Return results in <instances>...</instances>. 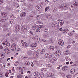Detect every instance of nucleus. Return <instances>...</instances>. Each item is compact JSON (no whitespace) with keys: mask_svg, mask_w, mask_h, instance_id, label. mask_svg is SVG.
Segmentation results:
<instances>
[{"mask_svg":"<svg viewBox=\"0 0 78 78\" xmlns=\"http://www.w3.org/2000/svg\"><path fill=\"white\" fill-rule=\"evenodd\" d=\"M45 57L48 59H51L52 57V55L50 53H48L45 54Z\"/></svg>","mask_w":78,"mask_h":78,"instance_id":"f257e3e1","label":"nucleus"},{"mask_svg":"<svg viewBox=\"0 0 78 78\" xmlns=\"http://www.w3.org/2000/svg\"><path fill=\"white\" fill-rule=\"evenodd\" d=\"M51 25L53 28L55 29V30L58 29V24L57 23H52Z\"/></svg>","mask_w":78,"mask_h":78,"instance_id":"f03ea898","label":"nucleus"},{"mask_svg":"<svg viewBox=\"0 0 78 78\" xmlns=\"http://www.w3.org/2000/svg\"><path fill=\"white\" fill-rule=\"evenodd\" d=\"M11 49L12 50V51H14L16 50V45L13 44L11 45Z\"/></svg>","mask_w":78,"mask_h":78,"instance_id":"7ed1b4c3","label":"nucleus"},{"mask_svg":"<svg viewBox=\"0 0 78 78\" xmlns=\"http://www.w3.org/2000/svg\"><path fill=\"white\" fill-rule=\"evenodd\" d=\"M39 55V52L36 51L34 52L33 54V57L34 58H36V57H37Z\"/></svg>","mask_w":78,"mask_h":78,"instance_id":"20e7f679","label":"nucleus"},{"mask_svg":"<svg viewBox=\"0 0 78 78\" xmlns=\"http://www.w3.org/2000/svg\"><path fill=\"white\" fill-rule=\"evenodd\" d=\"M58 44H59V45H61V46H62L63 45H64V42L62 40H58Z\"/></svg>","mask_w":78,"mask_h":78,"instance_id":"39448f33","label":"nucleus"},{"mask_svg":"<svg viewBox=\"0 0 78 78\" xmlns=\"http://www.w3.org/2000/svg\"><path fill=\"white\" fill-rule=\"evenodd\" d=\"M55 54L56 56H60L61 54V52L60 51H57L55 52Z\"/></svg>","mask_w":78,"mask_h":78,"instance_id":"423d86ee","label":"nucleus"},{"mask_svg":"<svg viewBox=\"0 0 78 78\" xmlns=\"http://www.w3.org/2000/svg\"><path fill=\"white\" fill-rule=\"evenodd\" d=\"M43 36L44 38H48L49 36V35H48V32H46L44 33Z\"/></svg>","mask_w":78,"mask_h":78,"instance_id":"0eeeda50","label":"nucleus"},{"mask_svg":"<svg viewBox=\"0 0 78 78\" xmlns=\"http://www.w3.org/2000/svg\"><path fill=\"white\" fill-rule=\"evenodd\" d=\"M56 61V58H54L52 59H51L50 60V62L52 64H54L55 63V62Z\"/></svg>","mask_w":78,"mask_h":78,"instance_id":"6e6552de","label":"nucleus"},{"mask_svg":"<svg viewBox=\"0 0 78 78\" xmlns=\"http://www.w3.org/2000/svg\"><path fill=\"white\" fill-rule=\"evenodd\" d=\"M63 24H64V21L62 20L59 21L58 23V25L59 27H61V26L63 25Z\"/></svg>","mask_w":78,"mask_h":78,"instance_id":"1a4fd4ad","label":"nucleus"},{"mask_svg":"<svg viewBox=\"0 0 78 78\" xmlns=\"http://www.w3.org/2000/svg\"><path fill=\"white\" fill-rule=\"evenodd\" d=\"M4 51L6 53L8 54L10 53V50H9V48H5Z\"/></svg>","mask_w":78,"mask_h":78,"instance_id":"9d476101","label":"nucleus"},{"mask_svg":"<svg viewBox=\"0 0 78 78\" xmlns=\"http://www.w3.org/2000/svg\"><path fill=\"white\" fill-rule=\"evenodd\" d=\"M26 15H27V13L25 12H23L20 14V16L21 17H25Z\"/></svg>","mask_w":78,"mask_h":78,"instance_id":"9b49d317","label":"nucleus"},{"mask_svg":"<svg viewBox=\"0 0 78 78\" xmlns=\"http://www.w3.org/2000/svg\"><path fill=\"white\" fill-rule=\"evenodd\" d=\"M54 76V74L51 73L48 74L47 75L48 77H52V76Z\"/></svg>","mask_w":78,"mask_h":78,"instance_id":"f8f14e48","label":"nucleus"},{"mask_svg":"<svg viewBox=\"0 0 78 78\" xmlns=\"http://www.w3.org/2000/svg\"><path fill=\"white\" fill-rule=\"evenodd\" d=\"M15 30L16 31H19L20 30V26L19 25H17L16 26Z\"/></svg>","mask_w":78,"mask_h":78,"instance_id":"ddd939ff","label":"nucleus"},{"mask_svg":"<svg viewBox=\"0 0 78 78\" xmlns=\"http://www.w3.org/2000/svg\"><path fill=\"white\" fill-rule=\"evenodd\" d=\"M6 20V17H2L0 20V21L1 22H4Z\"/></svg>","mask_w":78,"mask_h":78,"instance_id":"4468645a","label":"nucleus"},{"mask_svg":"<svg viewBox=\"0 0 78 78\" xmlns=\"http://www.w3.org/2000/svg\"><path fill=\"white\" fill-rule=\"evenodd\" d=\"M47 18L48 19L50 20L52 19V16L51 15H49V14H48L46 16Z\"/></svg>","mask_w":78,"mask_h":78,"instance_id":"2eb2a0df","label":"nucleus"},{"mask_svg":"<svg viewBox=\"0 0 78 78\" xmlns=\"http://www.w3.org/2000/svg\"><path fill=\"white\" fill-rule=\"evenodd\" d=\"M37 45V44L36 43H33L31 45V47L32 48H34V47H36V46Z\"/></svg>","mask_w":78,"mask_h":78,"instance_id":"dca6fc26","label":"nucleus"},{"mask_svg":"<svg viewBox=\"0 0 78 78\" xmlns=\"http://www.w3.org/2000/svg\"><path fill=\"white\" fill-rule=\"evenodd\" d=\"M22 46L25 48L28 46V44L26 42H23L22 44Z\"/></svg>","mask_w":78,"mask_h":78,"instance_id":"f3484780","label":"nucleus"},{"mask_svg":"<svg viewBox=\"0 0 78 78\" xmlns=\"http://www.w3.org/2000/svg\"><path fill=\"white\" fill-rule=\"evenodd\" d=\"M55 41V38L53 37L51 38L50 40V42L51 43H53Z\"/></svg>","mask_w":78,"mask_h":78,"instance_id":"a211bd4d","label":"nucleus"},{"mask_svg":"<svg viewBox=\"0 0 78 78\" xmlns=\"http://www.w3.org/2000/svg\"><path fill=\"white\" fill-rule=\"evenodd\" d=\"M17 70L19 72H23V69L22 68L18 67L17 68Z\"/></svg>","mask_w":78,"mask_h":78,"instance_id":"6ab92c4d","label":"nucleus"},{"mask_svg":"<svg viewBox=\"0 0 78 78\" xmlns=\"http://www.w3.org/2000/svg\"><path fill=\"white\" fill-rule=\"evenodd\" d=\"M62 69L63 71H66V70H67V69H68V67L67 66H64L63 67Z\"/></svg>","mask_w":78,"mask_h":78,"instance_id":"aec40b11","label":"nucleus"},{"mask_svg":"<svg viewBox=\"0 0 78 78\" xmlns=\"http://www.w3.org/2000/svg\"><path fill=\"white\" fill-rule=\"evenodd\" d=\"M34 76H37L38 75H40V73H37V72H35L34 73Z\"/></svg>","mask_w":78,"mask_h":78,"instance_id":"412c9836","label":"nucleus"},{"mask_svg":"<svg viewBox=\"0 0 78 78\" xmlns=\"http://www.w3.org/2000/svg\"><path fill=\"white\" fill-rule=\"evenodd\" d=\"M66 14H67V16H66V18H70L71 16L70 14L67 12L66 13Z\"/></svg>","mask_w":78,"mask_h":78,"instance_id":"4be33fe9","label":"nucleus"},{"mask_svg":"<svg viewBox=\"0 0 78 78\" xmlns=\"http://www.w3.org/2000/svg\"><path fill=\"white\" fill-rule=\"evenodd\" d=\"M45 3H44V5H49L50 4H49V1L47 0H46L45 1Z\"/></svg>","mask_w":78,"mask_h":78,"instance_id":"5701e85b","label":"nucleus"},{"mask_svg":"<svg viewBox=\"0 0 78 78\" xmlns=\"http://www.w3.org/2000/svg\"><path fill=\"white\" fill-rule=\"evenodd\" d=\"M70 73L71 74H73L75 73V69H73L71 70Z\"/></svg>","mask_w":78,"mask_h":78,"instance_id":"b1692460","label":"nucleus"},{"mask_svg":"<svg viewBox=\"0 0 78 78\" xmlns=\"http://www.w3.org/2000/svg\"><path fill=\"white\" fill-rule=\"evenodd\" d=\"M68 31L69 30H68V29H64L63 30V32L64 33H67V32H68Z\"/></svg>","mask_w":78,"mask_h":78,"instance_id":"393cba45","label":"nucleus"},{"mask_svg":"<svg viewBox=\"0 0 78 78\" xmlns=\"http://www.w3.org/2000/svg\"><path fill=\"white\" fill-rule=\"evenodd\" d=\"M73 5H74V6L76 7V8H77L78 6V4L76 2H75V3H73Z\"/></svg>","mask_w":78,"mask_h":78,"instance_id":"a878e982","label":"nucleus"},{"mask_svg":"<svg viewBox=\"0 0 78 78\" xmlns=\"http://www.w3.org/2000/svg\"><path fill=\"white\" fill-rule=\"evenodd\" d=\"M49 50H54V47L53 46L50 47L49 48Z\"/></svg>","mask_w":78,"mask_h":78,"instance_id":"bb28decb","label":"nucleus"},{"mask_svg":"<svg viewBox=\"0 0 78 78\" xmlns=\"http://www.w3.org/2000/svg\"><path fill=\"white\" fill-rule=\"evenodd\" d=\"M25 65L27 66H30V62L28 61H27L25 62Z\"/></svg>","mask_w":78,"mask_h":78,"instance_id":"cd10ccee","label":"nucleus"},{"mask_svg":"<svg viewBox=\"0 0 78 78\" xmlns=\"http://www.w3.org/2000/svg\"><path fill=\"white\" fill-rule=\"evenodd\" d=\"M45 50L44 49H42L40 51V53L41 54H44V53L45 52Z\"/></svg>","mask_w":78,"mask_h":78,"instance_id":"c85d7f7f","label":"nucleus"},{"mask_svg":"<svg viewBox=\"0 0 78 78\" xmlns=\"http://www.w3.org/2000/svg\"><path fill=\"white\" fill-rule=\"evenodd\" d=\"M32 53V51H29L27 52V54L29 55H31Z\"/></svg>","mask_w":78,"mask_h":78,"instance_id":"c756f323","label":"nucleus"},{"mask_svg":"<svg viewBox=\"0 0 78 78\" xmlns=\"http://www.w3.org/2000/svg\"><path fill=\"white\" fill-rule=\"evenodd\" d=\"M23 77V76L21 74H19L17 76V78H22Z\"/></svg>","mask_w":78,"mask_h":78,"instance_id":"7c9ffc66","label":"nucleus"},{"mask_svg":"<svg viewBox=\"0 0 78 78\" xmlns=\"http://www.w3.org/2000/svg\"><path fill=\"white\" fill-rule=\"evenodd\" d=\"M29 33H30V34H31V35H32L33 36L34 35V31H29Z\"/></svg>","mask_w":78,"mask_h":78,"instance_id":"2f4dec72","label":"nucleus"},{"mask_svg":"<svg viewBox=\"0 0 78 78\" xmlns=\"http://www.w3.org/2000/svg\"><path fill=\"white\" fill-rule=\"evenodd\" d=\"M5 57V55L3 54H2L0 55V59H3V58H4Z\"/></svg>","mask_w":78,"mask_h":78,"instance_id":"473e14b6","label":"nucleus"},{"mask_svg":"<svg viewBox=\"0 0 78 78\" xmlns=\"http://www.w3.org/2000/svg\"><path fill=\"white\" fill-rule=\"evenodd\" d=\"M68 34L69 36H73V34L72 32L68 33Z\"/></svg>","mask_w":78,"mask_h":78,"instance_id":"72a5a7b5","label":"nucleus"},{"mask_svg":"<svg viewBox=\"0 0 78 78\" xmlns=\"http://www.w3.org/2000/svg\"><path fill=\"white\" fill-rule=\"evenodd\" d=\"M28 8L30 9L32 8H33V5L32 4H29L28 6Z\"/></svg>","mask_w":78,"mask_h":78,"instance_id":"f704fd0d","label":"nucleus"},{"mask_svg":"<svg viewBox=\"0 0 78 78\" xmlns=\"http://www.w3.org/2000/svg\"><path fill=\"white\" fill-rule=\"evenodd\" d=\"M21 30L22 32H24V30H25L24 26H22V27L21 28Z\"/></svg>","mask_w":78,"mask_h":78,"instance_id":"c9c22d12","label":"nucleus"},{"mask_svg":"<svg viewBox=\"0 0 78 78\" xmlns=\"http://www.w3.org/2000/svg\"><path fill=\"white\" fill-rule=\"evenodd\" d=\"M63 8L64 9H67L68 8L67 6L66 5H64L63 6Z\"/></svg>","mask_w":78,"mask_h":78,"instance_id":"e433bc0d","label":"nucleus"},{"mask_svg":"<svg viewBox=\"0 0 78 78\" xmlns=\"http://www.w3.org/2000/svg\"><path fill=\"white\" fill-rule=\"evenodd\" d=\"M36 28H37V27L35 26H33L32 27V30H36Z\"/></svg>","mask_w":78,"mask_h":78,"instance_id":"4c0bfd02","label":"nucleus"},{"mask_svg":"<svg viewBox=\"0 0 78 78\" xmlns=\"http://www.w3.org/2000/svg\"><path fill=\"white\" fill-rule=\"evenodd\" d=\"M5 45L7 47H9V46H10V43L7 42L5 44Z\"/></svg>","mask_w":78,"mask_h":78,"instance_id":"58836bf2","label":"nucleus"},{"mask_svg":"<svg viewBox=\"0 0 78 78\" xmlns=\"http://www.w3.org/2000/svg\"><path fill=\"white\" fill-rule=\"evenodd\" d=\"M5 13L4 12H1V15L2 16L5 17Z\"/></svg>","mask_w":78,"mask_h":78,"instance_id":"ea45409f","label":"nucleus"},{"mask_svg":"<svg viewBox=\"0 0 78 78\" xmlns=\"http://www.w3.org/2000/svg\"><path fill=\"white\" fill-rule=\"evenodd\" d=\"M3 74L2 73H0V78H3Z\"/></svg>","mask_w":78,"mask_h":78,"instance_id":"a19ab883","label":"nucleus"},{"mask_svg":"<svg viewBox=\"0 0 78 78\" xmlns=\"http://www.w3.org/2000/svg\"><path fill=\"white\" fill-rule=\"evenodd\" d=\"M44 31L45 32H47L48 31V28L47 27H46L44 29Z\"/></svg>","mask_w":78,"mask_h":78,"instance_id":"79ce46f5","label":"nucleus"},{"mask_svg":"<svg viewBox=\"0 0 78 78\" xmlns=\"http://www.w3.org/2000/svg\"><path fill=\"white\" fill-rule=\"evenodd\" d=\"M41 78H44V73H41Z\"/></svg>","mask_w":78,"mask_h":78,"instance_id":"37998d69","label":"nucleus"},{"mask_svg":"<svg viewBox=\"0 0 78 78\" xmlns=\"http://www.w3.org/2000/svg\"><path fill=\"white\" fill-rule=\"evenodd\" d=\"M41 31V30L39 29H37L36 30V32H37V33H39V32H40V31Z\"/></svg>","mask_w":78,"mask_h":78,"instance_id":"c03bdc74","label":"nucleus"},{"mask_svg":"<svg viewBox=\"0 0 78 78\" xmlns=\"http://www.w3.org/2000/svg\"><path fill=\"white\" fill-rule=\"evenodd\" d=\"M19 64V62H16L15 63V65L16 66H17Z\"/></svg>","mask_w":78,"mask_h":78,"instance_id":"a18cd8bd","label":"nucleus"},{"mask_svg":"<svg viewBox=\"0 0 78 78\" xmlns=\"http://www.w3.org/2000/svg\"><path fill=\"white\" fill-rule=\"evenodd\" d=\"M36 18L37 20H39V15L37 16L36 17Z\"/></svg>","mask_w":78,"mask_h":78,"instance_id":"49530a36","label":"nucleus"},{"mask_svg":"<svg viewBox=\"0 0 78 78\" xmlns=\"http://www.w3.org/2000/svg\"><path fill=\"white\" fill-rule=\"evenodd\" d=\"M66 77L68 78H70L72 77V76L70 75H67L66 76Z\"/></svg>","mask_w":78,"mask_h":78,"instance_id":"de8ad7c7","label":"nucleus"},{"mask_svg":"<svg viewBox=\"0 0 78 78\" xmlns=\"http://www.w3.org/2000/svg\"><path fill=\"white\" fill-rule=\"evenodd\" d=\"M48 9H49V8L48 7L46 8L45 10V12H46V11H47V10H48Z\"/></svg>","mask_w":78,"mask_h":78,"instance_id":"09e8293b","label":"nucleus"},{"mask_svg":"<svg viewBox=\"0 0 78 78\" xmlns=\"http://www.w3.org/2000/svg\"><path fill=\"white\" fill-rule=\"evenodd\" d=\"M38 9H41V8H42V7L41 6V5H39L38 6Z\"/></svg>","mask_w":78,"mask_h":78,"instance_id":"8fccbe9b","label":"nucleus"},{"mask_svg":"<svg viewBox=\"0 0 78 78\" xmlns=\"http://www.w3.org/2000/svg\"><path fill=\"white\" fill-rule=\"evenodd\" d=\"M6 41H4L2 43V44L3 45H6Z\"/></svg>","mask_w":78,"mask_h":78,"instance_id":"3c124183","label":"nucleus"},{"mask_svg":"<svg viewBox=\"0 0 78 78\" xmlns=\"http://www.w3.org/2000/svg\"><path fill=\"white\" fill-rule=\"evenodd\" d=\"M65 59L67 61H69V59H68V56H66L65 57Z\"/></svg>","mask_w":78,"mask_h":78,"instance_id":"603ef678","label":"nucleus"},{"mask_svg":"<svg viewBox=\"0 0 78 78\" xmlns=\"http://www.w3.org/2000/svg\"><path fill=\"white\" fill-rule=\"evenodd\" d=\"M72 47V46L71 45H69L67 46V48H70Z\"/></svg>","mask_w":78,"mask_h":78,"instance_id":"864d4df0","label":"nucleus"},{"mask_svg":"<svg viewBox=\"0 0 78 78\" xmlns=\"http://www.w3.org/2000/svg\"><path fill=\"white\" fill-rule=\"evenodd\" d=\"M10 17L12 18H14V16L13 15H12L10 16Z\"/></svg>","mask_w":78,"mask_h":78,"instance_id":"5fc2aeb1","label":"nucleus"},{"mask_svg":"<svg viewBox=\"0 0 78 78\" xmlns=\"http://www.w3.org/2000/svg\"><path fill=\"white\" fill-rule=\"evenodd\" d=\"M69 51H67L66 52V54L67 55L69 54Z\"/></svg>","mask_w":78,"mask_h":78,"instance_id":"6e6d98bb","label":"nucleus"},{"mask_svg":"<svg viewBox=\"0 0 78 78\" xmlns=\"http://www.w3.org/2000/svg\"><path fill=\"white\" fill-rule=\"evenodd\" d=\"M75 37L76 39H78V35H76Z\"/></svg>","mask_w":78,"mask_h":78,"instance_id":"4d7b16f0","label":"nucleus"},{"mask_svg":"<svg viewBox=\"0 0 78 78\" xmlns=\"http://www.w3.org/2000/svg\"><path fill=\"white\" fill-rule=\"evenodd\" d=\"M41 71H43V72H45V71L46 70H45V69H41Z\"/></svg>","mask_w":78,"mask_h":78,"instance_id":"13d9d810","label":"nucleus"},{"mask_svg":"<svg viewBox=\"0 0 78 78\" xmlns=\"http://www.w3.org/2000/svg\"><path fill=\"white\" fill-rule=\"evenodd\" d=\"M40 40V39H39V38L37 37V40H36V41H37L38 42H39Z\"/></svg>","mask_w":78,"mask_h":78,"instance_id":"bf43d9fd","label":"nucleus"},{"mask_svg":"<svg viewBox=\"0 0 78 78\" xmlns=\"http://www.w3.org/2000/svg\"><path fill=\"white\" fill-rule=\"evenodd\" d=\"M8 74H9V73H6L5 74V76L6 77H7V76H8Z\"/></svg>","mask_w":78,"mask_h":78,"instance_id":"052dcab7","label":"nucleus"},{"mask_svg":"<svg viewBox=\"0 0 78 78\" xmlns=\"http://www.w3.org/2000/svg\"><path fill=\"white\" fill-rule=\"evenodd\" d=\"M27 30V27L26 26H24V30Z\"/></svg>","mask_w":78,"mask_h":78,"instance_id":"680f3d73","label":"nucleus"},{"mask_svg":"<svg viewBox=\"0 0 78 78\" xmlns=\"http://www.w3.org/2000/svg\"><path fill=\"white\" fill-rule=\"evenodd\" d=\"M60 73L62 76H65V74L64 73H63L62 72H61Z\"/></svg>","mask_w":78,"mask_h":78,"instance_id":"e2e57ef3","label":"nucleus"},{"mask_svg":"<svg viewBox=\"0 0 78 78\" xmlns=\"http://www.w3.org/2000/svg\"><path fill=\"white\" fill-rule=\"evenodd\" d=\"M48 67H52V65H48Z\"/></svg>","mask_w":78,"mask_h":78,"instance_id":"0e129e2a","label":"nucleus"},{"mask_svg":"<svg viewBox=\"0 0 78 78\" xmlns=\"http://www.w3.org/2000/svg\"><path fill=\"white\" fill-rule=\"evenodd\" d=\"M3 2V0H0V3H2Z\"/></svg>","mask_w":78,"mask_h":78,"instance_id":"69168bd1","label":"nucleus"},{"mask_svg":"<svg viewBox=\"0 0 78 78\" xmlns=\"http://www.w3.org/2000/svg\"><path fill=\"white\" fill-rule=\"evenodd\" d=\"M27 73H31V71H28L27 72Z\"/></svg>","mask_w":78,"mask_h":78,"instance_id":"338daca9","label":"nucleus"},{"mask_svg":"<svg viewBox=\"0 0 78 78\" xmlns=\"http://www.w3.org/2000/svg\"><path fill=\"white\" fill-rule=\"evenodd\" d=\"M59 30H60V31H62V29L61 28H60L59 29Z\"/></svg>","mask_w":78,"mask_h":78,"instance_id":"774afa93","label":"nucleus"}]
</instances>
